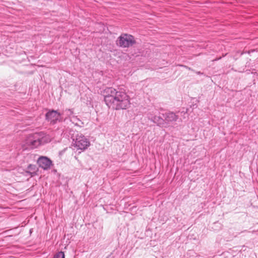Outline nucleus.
Here are the masks:
<instances>
[{"mask_svg":"<svg viewBox=\"0 0 258 258\" xmlns=\"http://www.w3.org/2000/svg\"><path fill=\"white\" fill-rule=\"evenodd\" d=\"M64 257L65 255L64 252L62 251H59L54 255L53 258H64Z\"/></svg>","mask_w":258,"mask_h":258,"instance_id":"9d476101","label":"nucleus"},{"mask_svg":"<svg viewBox=\"0 0 258 258\" xmlns=\"http://www.w3.org/2000/svg\"><path fill=\"white\" fill-rule=\"evenodd\" d=\"M135 43L134 37L130 34H122L116 40L118 46L122 48L129 47Z\"/></svg>","mask_w":258,"mask_h":258,"instance_id":"39448f33","label":"nucleus"},{"mask_svg":"<svg viewBox=\"0 0 258 258\" xmlns=\"http://www.w3.org/2000/svg\"><path fill=\"white\" fill-rule=\"evenodd\" d=\"M37 163L41 168L45 170L50 168L52 165V161L47 157L44 156L40 157L37 160Z\"/></svg>","mask_w":258,"mask_h":258,"instance_id":"0eeeda50","label":"nucleus"},{"mask_svg":"<svg viewBox=\"0 0 258 258\" xmlns=\"http://www.w3.org/2000/svg\"><path fill=\"white\" fill-rule=\"evenodd\" d=\"M70 134L73 140V144L77 150L83 151L90 146L89 141L83 134L73 131H70Z\"/></svg>","mask_w":258,"mask_h":258,"instance_id":"20e7f679","label":"nucleus"},{"mask_svg":"<svg viewBox=\"0 0 258 258\" xmlns=\"http://www.w3.org/2000/svg\"><path fill=\"white\" fill-rule=\"evenodd\" d=\"M50 141L49 136L46 133L40 132L29 135L26 139V143L31 148H36Z\"/></svg>","mask_w":258,"mask_h":258,"instance_id":"7ed1b4c3","label":"nucleus"},{"mask_svg":"<svg viewBox=\"0 0 258 258\" xmlns=\"http://www.w3.org/2000/svg\"><path fill=\"white\" fill-rule=\"evenodd\" d=\"M104 100L109 108L115 110L125 109L130 104L128 96L123 91L108 87L104 90Z\"/></svg>","mask_w":258,"mask_h":258,"instance_id":"f257e3e1","label":"nucleus"},{"mask_svg":"<svg viewBox=\"0 0 258 258\" xmlns=\"http://www.w3.org/2000/svg\"><path fill=\"white\" fill-rule=\"evenodd\" d=\"M158 113V111L154 106L148 107L147 115L148 119L162 127H167L176 121H182L173 112L168 111L163 113V117L157 115Z\"/></svg>","mask_w":258,"mask_h":258,"instance_id":"f03ea898","label":"nucleus"},{"mask_svg":"<svg viewBox=\"0 0 258 258\" xmlns=\"http://www.w3.org/2000/svg\"><path fill=\"white\" fill-rule=\"evenodd\" d=\"M197 74H198V75H201V74H203V73L200 72H197Z\"/></svg>","mask_w":258,"mask_h":258,"instance_id":"f8f14e48","label":"nucleus"},{"mask_svg":"<svg viewBox=\"0 0 258 258\" xmlns=\"http://www.w3.org/2000/svg\"><path fill=\"white\" fill-rule=\"evenodd\" d=\"M69 122L79 127H83L84 125V123L77 116H72L70 117Z\"/></svg>","mask_w":258,"mask_h":258,"instance_id":"6e6552de","label":"nucleus"},{"mask_svg":"<svg viewBox=\"0 0 258 258\" xmlns=\"http://www.w3.org/2000/svg\"><path fill=\"white\" fill-rule=\"evenodd\" d=\"M74 113V111L72 109H66L63 110V113L66 116V117L64 119L63 122H67L69 121L70 117H71Z\"/></svg>","mask_w":258,"mask_h":258,"instance_id":"1a4fd4ad","label":"nucleus"},{"mask_svg":"<svg viewBox=\"0 0 258 258\" xmlns=\"http://www.w3.org/2000/svg\"><path fill=\"white\" fill-rule=\"evenodd\" d=\"M62 133L64 134L65 131L64 129H62Z\"/></svg>","mask_w":258,"mask_h":258,"instance_id":"ddd939ff","label":"nucleus"},{"mask_svg":"<svg viewBox=\"0 0 258 258\" xmlns=\"http://www.w3.org/2000/svg\"><path fill=\"white\" fill-rule=\"evenodd\" d=\"M62 114L57 112L56 110H51L48 111L45 114L46 119L50 121V123L54 124L57 121H60L61 119V116Z\"/></svg>","mask_w":258,"mask_h":258,"instance_id":"423d86ee","label":"nucleus"},{"mask_svg":"<svg viewBox=\"0 0 258 258\" xmlns=\"http://www.w3.org/2000/svg\"><path fill=\"white\" fill-rule=\"evenodd\" d=\"M187 109H186V111H183L181 112V113H184V114H187Z\"/></svg>","mask_w":258,"mask_h":258,"instance_id":"9b49d317","label":"nucleus"}]
</instances>
